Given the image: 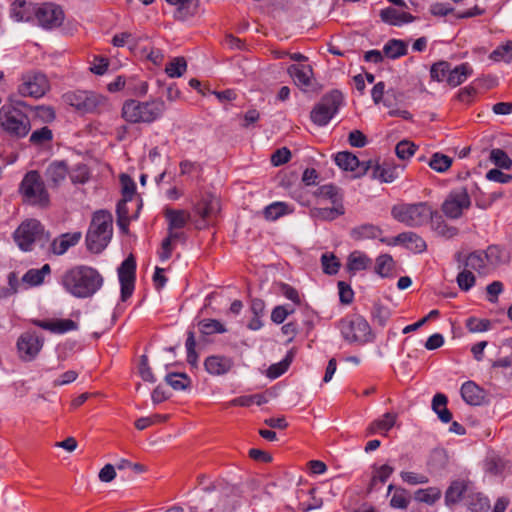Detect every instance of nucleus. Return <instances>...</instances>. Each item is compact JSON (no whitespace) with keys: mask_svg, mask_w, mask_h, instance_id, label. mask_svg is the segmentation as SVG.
Returning <instances> with one entry per match:
<instances>
[{"mask_svg":"<svg viewBox=\"0 0 512 512\" xmlns=\"http://www.w3.org/2000/svg\"><path fill=\"white\" fill-rule=\"evenodd\" d=\"M166 111V104L160 98L140 102L138 100H126L122 106V117L131 124L153 123L160 119Z\"/></svg>","mask_w":512,"mask_h":512,"instance_id":"nucleus-2","label":"nucleus"},{"mask_svg":"<svg viewBox=\"0 0 512 512\" xmlns=\"http://www.w3.org/2000/svg\"><path fill=\"white\" fill-rule=\"evenodd\" d=\"M472 74L473 68L467 62L461 63L454 68L450 67L447 84L451 87H457L464 83Z\"/></svg>","mask_w":512,"mask_h":512,"instance_id":"nucleus-30","label":"nucleus"},{"mask_svg":"<svg viewBox=\"0 0 512 512\" xmlns=\"http://www.w3.org/2000/svg\"><path fill=\"white\" fill-rule=\"evenodd\" d=\"M489 58L495 62L510 63L512 61V41H507L503 45L493 50Z\"/></svg>","mask_w":512,"mask_h":512,"instance_id":"nucleus-47","label":"nucleus"},{"mask_svg":"<svg viewBox=\"0 0 512 512\" xmlns=\"http://www.w3.org/2000/svg\"><path fill=\"white\" fill-rule=\"evenodd\" d=\"M395 262L390 254H380L375 260L374 272L382 278L392 276Z\"/></svg>","mask_w":512,"mask_h":512,"instance_id":"nucleus-40","label":"nucleus"},{"mask_svg":"<svg viewBox=\"0 0 512 512\" xmlns=\"http://www.w3.org/2000/svg\"><path fill=\"white\" fill-rule=\"evenodd\" d=\"M287 72L297 86L302 89L311 87L313 70L310 65L292 64L288 67Z\"/></svg>","mask_w":512,"mask_h":512,"instance_id":"nucleus-21","label":"nucleus"},{"mask_svg":"<svg viewBox=\"0 0 512 512\" xmlns=\"http://www.w3.org/2000/svg\"><path fill=\"white\" fill-rule=\"evenodd\" d=\"M407 51V42L400 39H390L383 46L384 55L390 59H398L402 56H405Z\"/></svg>","mask_w":512,"mask_h":512,"instance_id":"nucleus-36","label":"nucleus"},{"mask_svg":"<svg viewBox=\"0 0 512 512\" xmlns=\"http://www.w3.org/2000/svg\"><path fill=\"white\" fill-rule=\"evenodd\" d=\"M462 399L469 405L479 406L483 404L485 392L473 381H466L460 389Z\"/></svg>","mask_w":512,"mask_h":512,"instance_id":"nucleus-25","label":"nucleus"},{"mask_svg":"<svg viewBox=\"0 0 512 512\" xmlns=\"http://www.w3.org/2000/svg\"><path fill=\"white\" fill-rule=\"evenodd\" d=\"M381 20L392 26H402L415 21V17L408 12H401L393 7H387L380 11Z\"/></svg>","mask_w":512,"mask_h":512,"instance_id":"nucleus-26","label":"nucleus"},{"mask_svg":"<svg viewBox=\"0 0 512 512\" xmlns=\"http://www.w3.org/2000/svg\"><path fill=\"white\" fill-rule=\"evenodd\" d=\"M165 381L177 391L185 390L191 384L190 377L185 373H169L166 375Z\"/></svg>","mask_w":512,"mask_h":512,"instance_id":"nucleus-45","label":"nucleus"},{"mask_svg":"<svg viewBox=\"0 0 512 512\" xmlns=\"http://www.w3.org/2000/svg\"><path fill=\"white\" fill-rule=\"evenodd\" d=\"M410 503L409 493L403 488H396L390 500V506L396 509H406Z\"/></svg>","mask_w":512,"mask_h":512,"instance_id":"nucleus-52","label":"nucleus"},{"mask_svg":"<svg viewBox=\"0 0 512 512\" xmlns=\"http://www.w3.org/2000/svg\"><path fill=\"white\" fill-rule=\"evenodd\" d=\"M447 402V397L442 393H437L432 399V409L443 423H449L452 420V413L446 407Z\"/></svg>","mask_w":512,"mask_h":512,"instance_id":"nucleus-38","label":"nucleus"},{"mask_svg":"<svg viewBox=\"0 0 512 512\" xmlns=\"http://www.w3.org/2000/svg\"><path fill=\"white\" fill-rule=\"evenodd\" d=\"M36 5L25 0H15L11 4L10 16L15 21H30L35 16Z\"/></svg>","mask_w":512,"mask_h":512,"instance_id":"nucleus-28","label":"nucleus"},{"mask_svg":"<svg viewBox=\"0 0 512 512\" xmlns=\"http://www.w3.org/2000/svg\"><path fill=\"white\" fill-rule=\"evenodd\" d=\"M53 138V133L50 128L47 126L42 127L41 129L35 130L30 135L29 141L34 145H43Z\"/></svg>","mask_w":512,"mask_h":512,"instance_id":"nucleus-60","label":"nucleus"},{"mask_svg":"<svg viewBox=\"0 0 512 512\" xmlns=\"http://www.w3.org/2000/svg\"><path fill=\"white\" fill-rule=\"evenodd\" d=\"M19 193L23 202L32 206L47 207L50 203L46 185L36 170L28 171L24 175L19 185Z\"/></svg>","mask_w":512,"mask_h":512,"instance_id":"nucleus-5","label":"nucleus"},{"mask_svg":"<svg viewBox=\"0 0 512 512\" xmlns=\"http://www.w3.org/2000/svg\"><path fill=\"white\" fill-rule=\"evenodd\" d=\"M68 174V166L65 161H53L45 170V178L48 185L58 187Z\"/></svg>","mask_w":512,"mask_h":512,"instance_id":"nucleus-24","label":"nucleus"},{"mask_svg":"<svg viewBox=\"0 0 512 512\" xmlns=\"http://www.w3.org/2000/svg\"><path fill=\"white\" fill-rule=\"evenodd\" d=\"M78 329V324L71 319H55L53 320L52 333L65 334Z\"/></svg>","mask_w":512,"mask_h":512,"instance_id":"nucleus-57","label":"nucleus"},{"mask_svg":"<svg viewBox=\"0 0 512 512\" xmlns=\"http://www.w3.org/2000/svg\"><path fill=\"white\" fill-rule=\"evenodd\" d=\"M80 239V232L62 234L52 242V251L56 255H63L70 247L75 246Z\"/></svg>","mask_w":512,"mask_h":512,"instance_id":"nucleus-32","label":"nucleus"},{"mask_svg":"<svg viewBox=\"0 0 512 512\" xmlns=\"http://www.w3.org/2000/svg\"><path fill=\"white\" fill-rule=\"evenodd\" d=\"M112 233L111 214L104 210L95 212L86 234L87 249L92 253L102 252L110 242Z\"/></svg>","mask_w":512,"mask_h":512,"instance_id":"nucleus-4","label":"nucleus"},{"mask_svg":"<svg viewBox=\"0 0 512 512\" xmlns=\"http://www.w3.org/2000/svg\"><path fill=\"white\" fill-rule=\"evenodd\" d=\"M485 261L489 266H496L501 260V250L498 246L491 245L483 251Z\"/></svg>","mask_w":512,"mask_h":512,"instance_id":"nucleus-64","label":"nucleus"},{"mask_svg":"<svg viewBox=\"0 0 512 512\" xmlns=\"http://www.w3.org/2000/svg\"><path fill=\"white\" fill-rule=\"evenodd\" d=\"M118 278L121 286V300L126 301L133 294L136 278V261L131 255L118 268Z\"/></svg>","mask_w":512,"mask_h":512,"instance_id":"nucleus-15","label":"nucleus"},{"mask_svg":"<svg viewBox=\"0 0 512 512\" xmlns=\"http://www.w3.org/2000/svg\"><path fill=\"white\" fill-rule=\"evenodd\" d=\"M233 366L231 358L220 355H212L205 359V370L211 375H223L228 373Z\"/></svg>","mask_w":512,"mask_h":512,"instance_id":"nucleus-22","label":"nucleus"},{"mask_svg":"<svg viewBox=\"0 0 512 512\" xmlns=\"http://www.w3.org/2000/svg\"><path fill=\"white\" fill-rule=\"evenodd\" d=\"M44 345V338L35 331H26L22 333L16 343L18 356L22 361L30 362L34 360Z\"/></svg>","mask_w":512,"mask_h":512,"instance_id":"nucleus-12","label":"nucleus"},{"mask_svg":"<svg viewBox=\"0 0 512 512\" xmlns=\"http://www.w3.org/2000/svg\"><path fill=\"white\" fill-rule=\"evenodd\" d=\"M371 178L381 183H392L399 178L402 169L390 163H379L371 160Z\"/></svg>","mask_w":512,"mask_h":512,"instance_id":"nucleus-19","label":"nucleus"},{"mask_svg":"<svg viewBox=\"0 0 512 512\" xmlns=\"http://www.w3.org/2000/svg\"><path fill=\"white\" fill-rule=\"evenodd\" d=\"M0 127L12 136L24 138L31 130V123L22 110L12 105H3L0 108Z\"/></svg>","mask_w":512,"mask_h":512,"instance_id":"nucleus-8","label":"nucleus"},{"mask_svg":"<svg viewBox=\"0 0 512 512\" xmlns=\"http://www.w3.org/2000/svg\"><path fill=\"white\" fill-rule=\"evenodd\" d=\"M344 207L342 203L333 205L331 208L313 207L309 211V215L315 221H332L337 217L344 214Z\"/></svg>","mask_w":512,"mask_h":512,"instance_id":"nucleus-31","label":"nucleus"},{"mask_svg":"<svg viewBox=\"0 0 512 512\" xmlns=\"http://www.w3.org/2000/svg\"><path fill=\"white\" fill-rule=\"evenodd\" d=\"M372 265V259L362 251H353L347 258V269L350 273L366 270Z\"/></svg>","mask_w":512,"mask_h":512,"instance_id":"nucleus-29","label":"nucleus"},{"mask_svg":"<svg viewBox=\"0 0 512 512\" xmlns=\"http://www.w3.org/2000/svg\"><path fill=\"white\" fill-rule=\"evenodd\" d=\"M451 64L447 61L434 63L430 69V76L437 82H446L449 76Z\"/></svg>","mask_w":512,"mask_h":512,"instance_id":"nucleus-48","label":"nucleus"},{"mask_svg":"<svg viewBox=\"0 0 512 512\" xmlns=\"http://www.w3.org/2000/svg\"><path fill=\"white\" fill-rule=\"evenodd\" d=\"M313 195L315 197L324 198L330 200L332 205H338L342 203V195L340 194V189L333 184H325L318 187Z\"/></svg>","mask_w":512,"mask_h":512,"instance_id":"nucleus-42","label":"nucleus"},{"mask_svg":"<svg viewBox=\"0 0 512 512\" xmlns=\"http://www.w3.org/2000/svg\"><path fill=\"white\" fill-rule=\"evenodd\" d=\"M471 485V481L466 479L452 481L445 492V505L451 508L459 503L470 492Z\"/></svg>","mask_w":512,"mask_h":512,"instance_id":"nucleus-20","label":"nucleus"},{"mask_svg":"<svg viewBox=\"0 0 512 512\" xmlns=\"http://www.w3.org/2000/svg\"><path fill=\"white\" fill-rule=\"evenodd\" d=\"M432 229L439 235L445 238H452L458 234V229L454 226L448 225L441 215L435 210V215L430 220Z\"/></svg>","mask_w":512,"mask_h":512,"instance_id":"nucleus-41","label":"nucleus"},{"mask_svg":"<svg viewBox=\"0 0 512 512\" xmlns=\"http://www.w3.org/2000/svg\"><path fill=\"white\" fill-rule=\"evenodd\" d=\"M394 244H402L414 253H422L427 248L425 240L417 233L412 231L398 234L394 238Z\"/></svg>","mask_w":512,"mask_h":512,"instance_id":"nucleus-23","label":"nucleus"},{"mask_svg":"<svg viewBox=\"0 0 512 512\" xmlns=\"http://www.w3.org/2000/svg\"><path fill=\"white\" fill-rule=\"evenodd\" d=\"M49 90V81L42 73L23 75L18 93L23 97L40 98Z\"/></svg>","mask_w":512,"mask_h":512,"instance_id":"nucleus-13","label":"nucleus"},{"mask_svg":"<svg viewBox=\"0 0 512 512\" xmlns=\"http://www.w3.org/2000/svg\"><path fill=\"white\" fill-rule=\"evenodd\" d=\"M471 206V199L466 187L452 189L442 203L441 210L450 219H459Z\"/></svg>","mask_w":512,"mask_h":512,"instance_id":"nucleus-11","label":"nucleus"},{"mask_svg":"<svg viewBox=\"0 0 512 512\" xmlns=\"http://www.w3.org/2000/svg\"><path fill=\"white\" fill-rule=\"evenodd\" d=\"M199 330L203 335H212L214 333H225V326L216 319H203L199 322Z\"/></svg>","mask_w":512,"mask_h":512,"instance_id":"nucleus-49","label":"nucleus"},{"mask_svg":"<svg viewBox=\"0 0 512 512\" xmlns=\"http://www.w3.org/2000/svg\"><path fill=\"white\" fill-rule=\"evenodd\" d=\"M467 498V505L472 512H485L490 507L489 499L481 493L468 494Z\"/></svg>","mask_w":512,"mask_h":512,"instance_id":"nucleus-44","label":"nucleus"},{"mask_svg":"<svg viewBox=\"0 0 512 512\" xmlns=\"http://www.w3.org/2000/svg\"><path fill=\"white\" fill-rule=\"evenodd\" d=\"M442 492L438 487H428L415 492V499L418 502L428 505L435 504L441 498Z\"/></svg>","mask_w":512,"mask_h":512,"instance_id":"nucleus-43","label":"nucleus"},{"mask_svg":"<svg viewBox=\"0 0 512 512\" xmlns=\"http://www.w3.org/2000/svg\"><path fill=\"white\" fill-rule=\"evenodd\" d=\"M490 160L496 166L503 168V169H509L512 165V160L507 155V153L499 148H495V149L491 150Z\"/></svg>","mask_w":512,"mask_h":512,"instance_id":"nucleus-55","label":"nucleus"},{"mask_svg":"<svg viewBox=\"0 0 512 512\" xmlns=\"http://www.w3.org/2000/svg\"><path fill=\"white\" fill-rule=\"evenodd\" d=\"M337 328L344 340L349 343L365 344L374 340L369 323L364 317L357 314L340 319Z\"/></svg>","mask_w":512,"mask_h":512,"instance_id":"nucleus-6","label":"nucleus"},{"mask_svg":"<svg viewBox=\"0 0 512 512\" xmlns=\"http://www.w3.org/2000/svg\"><path fill=\"white\" fill-rule=\"evenodd\" d=\"M175 6L174 18L178 21H186L193 17L198 8V0H166Z\"/></svg>","mask_w":512,"mask_h":512,"instance_id":"nucleus-27","label":"nucleus"},{"mask_svg":"<svg viewBox=\"0 0 512 512\" xmlns=\"http://www.w3.org/2000/svg\"><path fill=\"white\" fill-rule=\"evenodd\" d=\"M335 163L345 171L356 172V177H361L369 172L371 160L360 161L356 155L348 151L338 152Z\"/></svg>","mask_w":512,"mask_h":512,"instance_id":"nucleus-17","label":"nucleus"},{"mask_svg":"<svg viewBox=\"0 0 512 512\" xmlns=\"http://www.w3.org/2000/svg\"><path fill=\"white\" fill-rule=\"evenodd\" d=\"M51 273L49 264H44L40 269H29L22 277V282L29 287L39 286L44 282L46 276Z\"/></svg>","mask_w":512,"mask_h":512,"instance_id":"nucleus-35","label":"nucleus"},{"mask_svg":"<svg viewBox=\"0 0 512 512\" xmlns=\"http://www.w3.org/2000/svg\"><path fill=\"white\" fill-rule=\"evenodd\" d=\"M343 104V94L339 90H332L323 95L313 107L310 118L317 126H326L338 113Z\"/></svg>","mask_w":512,"mask_h":512,"instance_id":"nucleus-9","label":"nucleus"},{"mask_svg":"<svg viewBox=\"0 0 512 512\" xmlns=\"http://www.w3.org/2000/svg\"><path fill=\"white\" fill-rule=\"evenodd\" d=\"M452 165V158L441 153H434L429 161V166L439 172L447 171Z\"/></svg>","mask_w":512,"mask_h":512,"instance_id":"nucleus-50","label":"nucleus"},{"mask_svg":"<svg viewBox=\"0 0 512 512\" xmlns=\"http://www.w3.org/2000/svg\"><path fill=\"white\" fill-rule=\"evenodd\" d=\"M218 210L219 201L217 198L212 196L203 198L196 206V212L203 220L210 219L218 212Z\"/></svg>","mask_w":512,"mask_h":512,"instance_id":"nucleus-39","label":"nucleus"},{"mask_svg":"<svg viewBox=\"0 0 512 512\" xmlns=\"http://www.w3.org/2000/svg\"><path fill=\"white\" fill-rule=\"evenodd\" d=\"M65 103L82 113L100 112L107 103L104 96L90 91H72L63 95Z\"/></svg>","mask_w":512,"mask_h":512,"instance_id":"nucleus-10","label":"nucleus"},{"mask_svg":"<svg viewBox=\"0 0 512 512\" xmlns=\"http://www.w3.org/2000/svg\"><path fill=\"white\" fill-rule=\"evenodd\" d=\"M392 217L407 227L418 228L426 225L435 215L429 202L399 203L391 208Z\"/></svg>","mask_w":512,"mask_h":512,"instance_id":"nucleus-3","label":"nucleus"},{"mask_svg":"<svg viewBox=\"0 0 512 512\" xmlns=\"http://www.w3.org/2000/svg\"><path fill=\"white\" fill-rule=\"evenodd\" d=\"M416 149L417 146L413 142L402 140L396 145L395 152L398 158L406 160L414 155Z\"/></svg>","mask_w":512,"mask_h":512,"instance_id":"nucleus-58","label":"nucleus"},{"mask_svg":"<svg viewBox=\"0 0 512 512\" xmlns=\"http://www.w3.org/2000/svg\"><path fill=\"white\" fill-rule=\"evenodd\" d=\"M165 217L168 221V230L184 228L190 220V214L185 210L166 209Z\"/></svg>","mask_w":512,"mask_h":512,"instance_id":"nucleus-34","label":"nucleus"},{"mask_svg":"<svg viewBox=\"0 0 512 512\" xmlns=\"http://www.w3.org/2000/svg\"><path fill=\"white\" fill-rule=\"evenodd\" d=\"M396 419H397L396 414L387 412L383 415L382 418L374 420L378 430L380 431V435L386 436L387 433L395 425Z\"/></svg>","mask_w":512,"mask_h":512,"instance_id":"nucleus-54","label":"nucleus"},{"mask_svg":"<svg viewBox=\"0 0 512 512\" xmlns=\"http://www.w3.org/2000/svg\"><path fill=\"white\" fill-rule=\"evenodd\" d=\"M382 234V230L373 224H362L354 227L350 231V237L355 241H363L367 239L378 238Z\"/></svg>","mask_w":512,"mask_h":512,"instance_id":"nucleus-33","label":"nucleus"},{"mask_svg":"<svg viewBox=\"0 0 512 512\" xmlns=\"http://www.w3.org/2000/svg\"><path fill=\"white\" fill-rule=\"evenodd\" d=\"M202 489L209 495L215 494L214 498L218 499V503L210 512H233L236 509L239 501L234 488L225 487L219 490L216 486H204Z\"/></svg>","mask_w":512,"mask_h":512,"instance_id":"nucleus-16","label":"nucleus"},{"mask_svg":"<svg viewBox=\"0 0 512 512\" xmlns=\"http://www.w3.org/2000/svg\"><path fill=\"white\" fill-rule=\"evenodd\" d=\"M187 69L186 60L183 57L174 58L165 68V72L171 78L181 77Z\"/></svg>","mask_w":512,"mask_h":512,"instance_id":"nucleus-51","label":"nucleus"},{"mask_svg":"<svg viewBox=\"0 0 512 512\" xmlns=\"http://www.w3.org/2000/svg\"><path fill=\"white\" fill-rule=\"evenodd\" d=\"M122 196L125 201H131L136 193V184L134 180L127 174L120 176Z\"/></svg>","mask_w":512,"mask_h":512,"instance_id":"nucleus-56","label":"nucleus"},{"mask_svg":"<svg viewBox=\"0 0 512 512\" xmlns=\"http://www.w3.org/2000/svg\"><path fill=\"white\" fill-rule=\"evenodd\" d=\"M13 238L17 246L25 252L33 250V245L39 243L41 246L48 240V234L43 225L36 219L23 221L14 231Z\"/></svg>","mask_w":512,"mask_h":512,"instance_id":"nucleus-7","label":"nucleus"},{"mask_svg":"<svg viewBox=\"0 0 512 512\" xmlns=\"http://www.w3.org/2000/svg\"><path fill=\"white\" fill-rule=\"evenodd\" d=\"M460 271L456 277V282L459 289L463 292L471 290L476 283V277L472 271L467 268H459Z\"/></svg>","mask_w":512,"mask_h":512,"instance_id":"nucleus-46","label":"nucleus"},{"mask_svg":"<svg viewBox=\"0 0 512 512\" xmlns=\"http://www.w3.org/2000/svg\"><path fill=\"white\" fill-rule=\"evenodd\" d=\"M321 264H322L324 273L329 274V275L336 274L340 268V263H339L338 259L336 258V256L333 254H329V253H324L321 256Z\"/></svg>","mask_w":512,"mask_h":512,"instance_id":"nucleus-59","label":"nucleus"},{"mask_svg":"<svg viewBox=\"0 0 512 512\" xmlns=\"http://www.w3.org/2000/svg\"><path fill=\"white\" fill-rule=\"evenodd\" d=\"M35 18L41 27L53 29L63 23L64 12L60 6L54 3H43L36 6Z\"/></svg>","mask_w":512,"mask_h":512,"instance_id":"nucleus-14","label":"nucleus"},{"mask_svg":"<svg viewBox=\"0 0 512 512\" xmlns=\"http://www.w3.org/2000/svg\"><path fill=\"white\" fill-rule=\"evenodd\" d=\"M455 258L458 262V268H467L470 271H476L479 275L488 273V265L482 250L473 251L466 256L458 252Z\"/></svg>","mask_w":512,"mask_h":512,"instance_id":"nucleus-18","label":"nucleus"},{"mask_svg":"<svg viewBox=\"0 0 512 512\" xmlns=\"http://www.w3.org/2000/svg\"><path fill=\"white\" fill-rule=\"evenodd\" d=\"M294 312L289 305H279L274 307L271 312V320L276 324H282L286 318Z\"/></svg>","mask_w":512,"mask_h":512,"instance_id":"nucleus-62","label":"nucleus"},{"mask_svg":"<svg viewBox=\"0 0 512 512\" xmlns=\"http://www.w3.org/2000/svg\"><path fill=\"white\" fill-rule=\"evenodd\" d=\"M294 209L286 202L276 201L264 209V217L270 221H276L282 216L293 213Z\"/></svg>","mask_w":512,"mask_h":512,"instance_id":"nucleus-37","label":"nucleus"},{"mask_svg":"<svg viewBox=\"0 0 512 512\" xmlns=\"http://www.w3.org/2000/svg\"><path fill=\"white\" fill-rule=\"evenodd\" d=\"M372 320L377 323L380 327H384L391 316V311L388 307L375 304L372 308Z\"/></svg>","mask_w":512,"mask_h":512,"instance_id":"nucleus-53","label":"nucleus"},{"mask_svg":"<svg viewBox=\"0 0 512 512\" xmlns=\"http://www.w3.org/2000/svg\"><path fill=\"white\" fill-rule=\"evenodd\" d=\"M62 285L74 297L88 298L102 287L103 277L95 268L81 265L64 273Z\"/></svg>","mask_w":512,"mask_h":512,"instance_id":"nucleus-1","label":"nucleus"},{"mask_svg":"<svg viewBox=\"0 0 512 512\" xmlns=\"http://www.w3.org/2000/svg\"><path fill=\"white\" fill-rule=\"evenodd\" d=\"M466 328L471 333L485 332L489 330L491 322L487 319H478L476 317H469L466 320Z\"/></svg>","mask_w":512,"mask_h":512,"instance_id":"nucleus-61","label":"nucleus"},{"mask_svg":"<svg viewBox=\"0 0 512 512\" xmlns=\"http://www.w3.org/2000/svg\"><path fill=\"white\" fill-rule=\"evenodd\" d=\"M393 472H394L393 467H391L387 464H384V465L376 468V471L372 476L370 485L371 486L375 485L377 481H379L381 483H385L388 480V478L392 475Z\"/></svg>","mask_w":512,"mask_h":512,"instance_id":"nucleus-63","label":"nucleus"}]
</instances>
